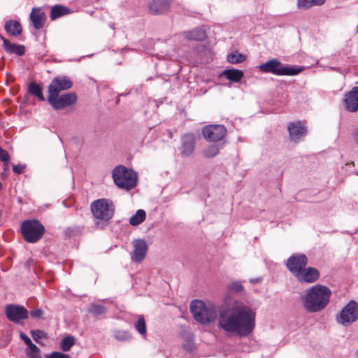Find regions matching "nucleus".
<instances>
[{
    "mask_svg": "<svg viewBox=\"0 0 358 358\" xmlns=\"http://www.w3.org/2000/svg\"><path fill=\"white\" fill-rule=\"evenodd\" d=\"M190 310L195 320L203 324L215 321L218 316L217 327L229 335L247 336L255 327V312L237 301L228 308H220L217 313L213 303L194 300L191 303Z\"/></svg>",
    "mask_w": 358,
    "mask_h": 358,
    "instance_id": "1",
    "label": "nucleus"
},
{
    "mask_svg": "<svg viewBox=\"0 0 358 358\" xmlns=\"http://www.w3.org/2000/svg\"><path fill=\"white\" fill-rule=\"evenodd\" d=\"M331 295L329 287L316 285L306 289L301 296L302 305L308 313L320 312L329 304Z\"/></svg>",
    "mask_w": 358,
    "mask_h": 358,
    "instance_id": "2",
    "label": "nucleus"
},
{
    "mask_svg": "<svg viewBox=\"0 0 358 358\" xmlns=\"http://www.w3.org/2000/svg\"><path fill=\"white\" fill-rule=\"evenodd\" d=\"M90 208L96 220L95 224L99 228H103L108 225L114 216L115 206L111 201L106 199L93 201Z\"/></svg>",
    "mask_w": 358,
    "mask_h": 358,
    "instance_id": "3",
    "label": "nucleus"
},
{
    "mask_svg": "<svg viewBox=\"0 0 358 358\" xmlns=\"http://www.w3.org/2000/svg\"><path fill=\"white\" fill-rule=\"evenodd\" d=\"M113 178L118 187L127 190L133 189L137 183L136 173L123 166H118L114 169Z\"/></svg>",
    "mask_w": 358,
    "mask_h": 358,
    "instance_id": "4",
    "label": "nucleus"
},
{
    "mask_svg": "<svg viewBox=\"0 0 358 358\" xmlns=\"http://www.w3.org/2000/svg\"><path fill=\"white\" fill-rule=\"evenodd\" d=\"M45 232V228L37 220H27L21 224V233L28 243L39 241Z\"/></svg>",
    "mask_w": 358,
    "mask_h": 358,
    "instance_id": "5",
    "label": "nucleus"
},
{
    "mask_svg": "<svg viewBox=\"0 0 358 358\" xmlns=\"http://www.w3.org/2000/svg\"><path fill=\"white\" fill-rule=\"evenodd\" d=\"M259 69L262 72L271 73L278 76H294L301 71L300 69L284 66L276 59H273L264 64H262L259 66Z\"/></svg>",
    "mask_w": 358,
    "mask_h": 358,
    "instance_id": "6",
    "label": "nucleus"
},
{
    "mask_svg": "<svg viewBox=\"0 0 358 358\" xmlns=\"http://www.w3.org/2000/svg\"><path fill=\"white\" fill-rule=\"evenodd\" d=\"M358 319V303L354 301H350L342 309L336 317L338 323L348 326Z\"/></svg>",
    "mask_w": 358,
    "mask_h": 358,
    "instance_id": "7",
    "label": "nucleus"
},
{
    "mask_svg": "<svg viewBox=\"0 0 358 358\" xmlns=\"http://www.w3.org/2000/svg\"><path fill=\"white\" fill-rule=\"evenodd\" d=\"M77 101V95L75 92H69L59 96L48 95V101L55 110H61L75 103Z\"/></svg>",
    "mask_w": 358,
    "mask_h": 358,
    "instance_id": "8",
    "label": "nucleus"
},
{
    "mask_svg": "<svg viewBox=\"0 0 358 358\" xmlns=\"http://www.w3.org/2000/svg\"><path fill=\"white\" fill-rule=\"evenodd\" d=\"M204 138L209 142H218L225 137L226 128L221 124H210L205 126L202 129Z\"/></svg>",
    "mask_w": 358,
    "mask_h": 358,
    "instance_id": "9",
    "label": "nucleus"
},
{
    "mask_svg": "<svg viewBox=\"0 0 358 358\" xmlns=\"http://www.w3.org/2000/svg\"><path fill=\"white\" fill-rule=\"evenodd\" d=\"M308 258L303 254H296L288 258L286 262L287 269L296 276L306 266Z\"/></svg>",
    "mask_w": 358,
    "mask_h": 358,
    "instance_id": "10",
    "label": "nucleus"
},
{
    "mask_svg": "<svg viewBox=\"0 0 358 358\" xmlns=\"http://www.w3.org/2000/svg\"><path fill=\"white\" fill-rule=\"evenodd\" d=\"M72 81L66 76L55 77L48 86V95L59 94L61 91L71 88Z\"/></svg>",
    "mask_w": 358,
    "mask_h": 358,
    "instance_id": "11",
    "label": "nucleus"
},
{
    "mask_svg": "<svg viewBox=\"0 0 358 358\" xmlns=\"http://www.w3.org/2000/svg\"><path fill=\"white\" fill-rule=\"evenodd\" d=\"M7 317L13 322H19L21 320L27 319L28 311L23 306L8 305L6 308Z\"/></svg>",
    "mask_w": 358,
    "mask_h": 358,
    "instance_id": "12",
    "label": "nucleus"
},
{
    "mask_svg": "<svg viewBox=\"0 0 358 358\" xmlns=\"http://www.w3.org/2000/svg\"><path fill=\"white\" fill-rule=\"evenodd\" d=\"M295 277L301 283H313L319 279L320 272L314 267H304Z\"/></svg>",
    "mask_w": 358,
    "mask_h": 358,
    "instance_id": "13",
    "label": "nucleus"
},
{
    "mask_svg": "<svg viewBox=\"0 0 358 358\" xmlns=\"http://www.w3.org/2000/svg\"><path fill=\"white\" fill-rule=\"evenodd\" d=\"M133 245L132 260L138 263L141 262L145 259L148 252V244L145 240L137 239L134 241Z\"/></svg>",
    "mask_w": 358,
    "mask_h": 358,
    "instance_id": "14",
    "label": "nucleus"
},
{
    "mask_svg": "<svg viewBox=\"0 0 358 358\" xmlns=\"http://www.w3.org/2000/svg\"><path fill=\"white\" fill-rule=\"evenodd\" d=\"M195 143V136L194 134H185L181 138V155L184 157L190 156L194 150Z\"/></svg>",
    "mask_w": 358,
    "mask_h": 358,
    "instance_id": "15",
    "label": "nucleus"
},
{
    "mask_svg": "<svg viewBox=\"0 0 358 358\" xmlns=\"http://www.w3.org/2000/svg\"><path fill=\"white\" fill-rule=\"evenodd\" d=\"M170 6L169 0H152L148 4V10L152 15H162L169 10Z\"/></svg>",
    "mask_w": 358,
    "mask_h": 358,
    "instance_id": "16",
    "label": "nucleus"
},
{
    "mask_svg": "<svg viewBox=\"0 0 358 358\" xmlns=\"http://www.w3.org/2000/svg\"><path fill=\"white\" fill-rule=\"evenodd\" d=\"M344 103L347 110L350 112L358 110V87H354L345 94Z\"/></svg>",
    "mask_w": 358,
    "mask_h": 358,
    "instance_id": "17",
    "label": "nucleus"
},
{
    "mask_svg": "<svg viewBox=\"0 0 358 358\" xmlns=\"http://www.w3.org/2000/svg\"><path fill=\"white\" fill-rule=\"evenodd\" d=\"M288 131L290 139L294 141H297L306 134V129L301 122L290 123L288 125Z\"/></svg>",
    "mask_w": 358,
    "mask_h": 358,
    "instance_id": "18",
    "label": "nucleus"
},
{
    "mask_svg": "<svg viewBox=\"0 0 358 358\" xmlns=\"http://www.w3.org/2000/svg\"><path fill=\"white\" fill-rule=\"evenodd\" d=\"M29 17L35 29L39 30L43 27L46 17L45 13L40 8H34Z\"/></svg>",
    "mask_w": 358,
    "mask_h": 358,
    "instance_id": "19",
    "label": "nucleus"
},
{
    "mask_svg": "<svg viewBox=\"0 0 358 358\" xmlns=\"http://www.w3.org/2000/svg\"><path fill=\"white\" fill-rule=\"evenodd\" d=\"M3 41V48L5 51L9 54H15L18 56H22L25 52V48L23 45H17L11 43L8 40L3 36H1Z\"/></svg>",
    "mask_w": 358,
    "mask_h": 358,
    "instance_id": "20",
    "label": "nucleus"
},
{
    "mask_svg": "<svg viewBox=\"0 0 358 358\" xmlns=\"http://www.w3.org/2000/svg\"><path fill=\"white\" fill-rule=\"evenodd\" d=\"M184 36L189 41H203L206 38V31L200 28L196 27L191 31L183 32Z\"/></svg>",
    "mask_w": 358,
    "mask_h": 358,
    "instance_id": "21",
    "label": "nucleus"
},
{
    "mask_svg": "<svg viewBox=\"0 0 358 358\" xmlns=\"http://www.w3.org/2000/svg\"><path fill=\"white\" fill-rule=\"evenodd\" d=\"M6 31L12 36H17L22 31L20 23L15 20H9L5 24Z\"/></svg>",
    "mask_w": 358,
    "mask_h": 358,
    "instance_id": "22",
    "label": "nucleus"
},
{
    "mask_svg": "<svg viewBox=\"0 0 358 358\" xmlns=\"http://www.w3.org/2000/svg\"><path fill=\"white\" fill-rule=\"evenodd\" d=\"M222 75L232 82H238L243 77L242 71L234 69L224 70Z\"/></svg>",
    "mask_w": 358,
    "mask_h": 358,
    "instance_id": "23",
    "label": "nucleus"
},
{
    "mask_svg": "<svg viewBox=\"0 0 358 358\" xmlns=\"http://www.w3.org/2000/svg\"><path fill=\"white\" fill-rule=\"evenodd\" d=\"M28 91L31 94L36 96L40 101L45 100V97H44V96L43 94V92H42V88L36 83L31 82L29 85Z\"/></svg>",
    "mask_w": 358,
    "mask_h": 358,
    "instance_id": "24",
    "label": "nucleus"
},
{
    "mask_svg": "<svg viewBox=\"0 0 358 358\" xmlns=\"http://www.w3.org/2000/svg\"><path fill=\"white\" fill-rule=\"evenodd\" d=\"M146 217V213L143 210H138L135 215L131 217L129 224L132 226H137L142 223Z\"/></svg>",
    "mask_w": 358,
    "mask_h": 358,
    "instance_id": "25",
    "label": "nucleus"
},
{
    "mask_svg": "<svg viewBox=\"0 0 358 358\" xmlns=\"http://www.w3.org/2000/svg\"><path fill=\"white\" fill-rule=\"evenodd\" d=\"M26 354L29 358H41L40 349L33 343L27 346Z\"/></svg>",
    "mask_w": 358,
    "mask_h": 358,
    "instance_id": "26",
    "label": "nucleus"
},
{
    "mask_svg": "<svg viewBox=\"0 0 358 358\" xmlns=\"http://www.w3.org/2000/svg\"><path fill=\"white\" fill-rule=\"evenodd\" d=\"M66 8L60 5H56L51 9L50 17L54 20L66 13Z\"/></svg>",
    "mask_w": 358,
    "mask_h": 358,
    "instance_id": "27",
    "label": "nucleus"
},
{
    "mask_svg": "<svg viewBox=\"0 0 358 358\" xmlns=\"http://www.w3.org/2000/svg\"><path fill=\"white\" fill-rule=\"evenodd\" d=\"M220 151V148L215 145H208L203 151V155L206 158H211L216 156Z\"/></svg>",
    "mask_w": 358,
    "mask_h": 358,
    "instance_id": "28",
    "label": "nucleus"
},
{
    "mask_svg": "<svg viewBox=\"0 0 358 358\" xmlns=\"http://www.w3.org/2000/svg\"><path fill=\"white\" fill-rule=\"evenodd\" d=\"M75 339L72 336H68L64 338L61 342V349L64 352H68L74 345Z\"/></svg>",
    "mask_w": 358,
    "mask_h": 358,
    "instance_id": "29",
    "label": "nucleus"
},
{
    "mask_svg": "<svg viewBox=\"0 0 358 358\" xmlns=\"http://www.w3.org/2000/svg\"><path fill=\"white\" fill-rule=\"evenodd\" d=\"M245 59V56L237 52L230 53L227 57V61L231 64L241 63Z\"/></svg>",
    "mask_w": 358,
    "mask_h": 358,
    "instance_id": "30",
    "label": "nucleus"
},
{
    "mask_svg": "<svg viewBox=\"0 0 358 358\" xmlns=\"http://www.w3.org/2000/svg\"><path fill=\"white\" fill-rule=\"evenodd\" d=\"M134 327L141 335L145 336L146 334V325L143 316L138 317L137 322L134 323Z\"/></svg>",
    "mask_w": 358,
    "mask_h": 358,
    "instance_id": "31",
    "label": "nucleus"
},
{
    "mask_svg": "<svg viewBox=\"0 0 358 358\" xmlns=\"http://www.w3.org/2000/svg\"><path fill=\"white\" fill-rule=\"evenodd\" d=\"M106 311V308L101 305L93 304L89 308V312L94 315H103Z\"/></svg>",
    "mask_w": 358,
    "mask_h": 358,
    "instance_id": "32",
    "label": "nucleus"
},
{
    "mask_svg": "<svg viewBox=\"0 0 358 358\" xmlns=\"http://www.w3.org/2000/svg\"><path fill=\"white\" fill-rule=\"evenodd\" d=\"M114 336L118 341H126L131 338V335L129 333L122 330L115 331Z\"/></svg>",
    "mask_w": 358,
    "mask_h": 358,
    "instance_id": "33",
    "label": "nucleus"
},
{
    "mask_svg": "<svg viewBox=\"0 0 358 358\" xmlns=\"http://www.w3.org/2000/svg\"><path fill=\"white\" fill-rule=\"evenodd\" d=\"M31 334L34 341L38 343H39L40 339L46 338L48 337L47 334L40 329L32 330Z\"/></svg>",
    "mask_w": 358,
    "mask_h": 358,
    "instance_id": "34",
    "label": "nucleus"
},
{
    "mask_svg": "<svg viewBox=\"0 0 358 358\" xmlns=\"http://www.w3.org/2000/svg\"><path fill=\"white\" fill-rule=\"evenodd\" d=\"M10 158L8 152L0 147V160L3 163L6 167L8 165Z\"/></svg>",
    "mask_w": 358,
    "mask_h": 358,
    "instance_id": "35",
    "label": "nucleus"
},
{
    "mask_svg": "<svg viewBox=\"0 0 358 358\" xmlns=\"http://www.w3.org/2000/svg\"><path fill=\"white\" fill-rule=\"evenodd\" d=\"M229 289L230 292L238 293L243 290V286L238 282H234L231 283L229 287Z\"/></svg>",
    "mask_w": 358,
    "mask_h": 358,
    "instance_id": "36",
    "label": "nucleus"
},
{
    "mask_svg": "<svg viewBox=\"0 0 358 358\" xmlns=\"http://www.w3.org/2000/svg\"><path fill=\"white\" fill-rule=\"evenodd\" d=\"M297 6L299 8L308 9L313 6L312 0H299Z\"/></svg>",
    "mask_w": 358,
    "mask_h": 358,
    "instance_id": "37",
    "label": "nucleus"
},
{
    "mask_svg": "<svg viewBox=\"0 0 358 358\" xmlns=\"http://www.w3.org/2000/svg\"><path fill=\"white\" fill-rule=\"evenodd\" d=\"M47 358H71L69 355L59 352H53Z\"/></svg>",
    "mask_w": 358,
    "mask_h": 358,
    "instance_id": "38",
    "label": "nucleus"
},
{
    "mask_svg": "<svg viewBox=\"0 0 358 358\" xmlns=\"http://www.w3.org/2000/svg\"><path fill=\"white\" fill-rule=\"evenodd\" d=\"M26 166L24 164H17L13 166V171L17 174H21L25 169Z\"/></svg>",
    "mask_w": 358,
    "mask_h": 358,
    "instance_id": "39",
    "label": "nucleus"
},
{
    "mask_svg": "<svg viewBox=\"0 0 358 358\" xmlns=\"http://www.w3.org/2000/svg\"><path fill=\"white\" fill-rule=\"evenodd\" d=\"M30 315L32 317H34V318H41L42 317V316L43 315V311L40 309V308H38V309H36V310H31L30 312Z\"/></svg>",
    "mask_w": 358,
    "mask_h": 358,
    "instance_id": "40",
    "label": "nucleus"
},
{
    "mask_svg": "<svg viewBox=\"0 0 358 358\" xmlns=\"http://www.w3.org/2000/svg\"><path fill=\"white\" fill-rule=\"evenodd\" d=\"M20 338L24 342V343L28 346L32 342L31 339L24 333H21L20 334Z\"/></svg>",
    "mask_w": 358,
    "mask_h": 358,
    "instance_id": "41",
    "label": "nucleus"
},
{
    "mask_svg": "<svg viewBox=\"0 0 358 358\" xmlns=\"http://www.w3.org/2000/svg\"><path fill=\"white\" fill-rule=\"evenodd\" d=\"M325 0H312L313 6H321L324 3Z\"/></svg>",
    "mask_w": 358,
    "mask_h": 358,
    "instance_id": "42",
    "label": "nucleus"
},
{
    "mask_svg": "<svg viewBox=\"0 0 358 358\" xmlns=\"http://www.w3.org/2000/svg\"><path fill=\"white\" fill-rule=\"evenodd\" d=\"M2 189V184L1 182H0V190Z\"/></svg>",
    "mask_w": 358,
    "mask_h": 358,
    "instance_id": "43",
    "label": "nucleus"
},
{
    "mask_svg": "<svg viewBox=\"0 0 358 358\" xmlns=\"http://www.w3.org/2000/svg\"><path fill=\"white\" fill-rule=\"evenodd\" d=\"M169 136H170L171 138L172 137L171 133L169 134Z\"/></svg>",
    "mask_w": 358,
    "mask_h": 358,
    "instance_id": "44",
    "label": "nucleus"
}]
</instances>
